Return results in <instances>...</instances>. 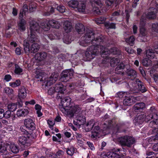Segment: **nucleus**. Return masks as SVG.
I'll use <instances>...</instances> for the list:
<instances>
[{
  "label": "nucleus",
  "instance_id": "cd10ccee",
  "mask_svg": "<svg viewBox=\"0 0 158 158\" xmlns=\"http://www.w3.org/2000/svg\"><path fill=\"white\" fill-rule=\"evenodd\" d=\"M155 49H150L146 51V55L148 58L153 59L155 57Z\"/></svg>",
  "mask_w": 158,
  "mask_h": 158
},
{
  "label": "nucleus",
  "instance_id": "13d9d810",
  "mask_svg": "<svg viewBox=\"0 0 158 158\" xmlns=\"http://www.w3.org/2000/svg\"><path fill=\"white\" fill-rule=\"evenodd\" d=\"M158 131V127L152 128L149 131V134L150 135H152L154 134H156Z\"/></svg>",
  "mask_w": 158,
  "mask_h": 158
},
{
  "label": "nucleus",
  "instance_id": "423d86ee",
  "mask_svg": "<svg viewBox=\"0 0 158 158\" xmlns=\"http://www.w3.org/2000/svg\"><path fill=\"white\" fill-rule=\"evenodd\" d=\"M102 50H101V56L103 57H106L108 55L112 54L114 55L119 54H120L119 50L115 47H113L110 48V50L106 48L103 46Z\"/></svg>",
  "mask_w": 158,
  "mask_h": 158
},
{
  "label": "nucleus",
  "instance_id": "8fccbe9b",
  "mask_svg": "<svg viewBox=\"0 0 158 158\" xmlns=\"http://www.w3.org/2000/svg\"><path fill=\"white\" fill-rule=\"evenodd\" d=\"M10 85L12 87H15L19 86L21 84V81L19 80H17L14 82H10L9 83Z\"/></svg>",
  "mask_w": 158,
  "mask_h": 158
},
{
  "label": "nucleus",
  "instance_id": "603ef678",
  "mask_svg": "<svg viewBox=\"0 0 158 158\" xmlns=\"http://www.w3.org/2000/svg\"><path fill=\"white\" fill-rule=\"evenodd\" d=\"M15 73L17 74H20L23 71V69L17 64H15Z\"/></svg>",
  "mask_w": 158,
  "mask_h": 158
},
{
  "label": "nucleus",
  "instance_id": "f03ea898",
  "mask_svg": "<svg viewBox=\"0 0 158 158\" xmlns=\"http://www.w3.org/2000/svg\"><path fill=\"white\" fill-rule=\"evenodd\" d=\"M103 47L101 45L92 44L85 52L84 56V60L86 61H89L93 59L95 55H98L101 52V50H102Z\"/></svg>",
  "mask_w": 158,
  "mask_h": 158
},
{
  "label": "nucleus",
  "instance_id": "39448f33",
  "mask_svg": "<svg viewBox=\"0 0 158 158\" xmlns=\"http://www.w3.org/2000/svg\"><path fill=\"white\" fill-rule=\"evenodd\" d=\"M119 140L121 145L126 146L128 147H130L135 142V139L134 138L128 135L120 137Z\"/></svg>",
  "mask_w": 158,
  "mask_h": 158
},
{
  "label": "nucleus",
  "instance_id": "49530a36",
  "mask_svg": "<svg viewBox=\"0 0 158 158\" xmlns=\"http://www.w3.org/2000/svg\"><path fill=\"white\" fill-rule=\"evenodd\" d=\"M135 38L133 35L131 36L128 39H127L126 42L131 46H132L134 44Z\"/></svg>",
  "mask_w": 158,
  "mask_h": 158
},
{
  "label": "nucleus",
  "instance_id": "a211bd4d",
  "mask_svg": "<svg viewBox=\"0 0 158 158\" xmlns=\"http://www.w3.org/2000/svg\"><path fill=\"white\" fill-rule=\"evenodd\" d=\"M30 34L28 35L27 38L28 41L30 43H33L35 42H38L39 40L38 37L34 33H30Z\"/></svg>",
  "mask_w": 158,
  "mask_h": 158
},
{
  "label": "nucleus",
  "instance_id": "864d4df0",
  "mask_svg": "<svg viewBox=\"0 0 158 158\" xmlns=\"http://www.w3.org/2000/svg\"><path fill=\"white\" fill-rule=\"evenodd\" d=\"M4 91L6 93L9 95H11L13 94V90L10 87L5 88L4 89Z\"/></svg>",
  "mask_w": 158,
  "mask_h": 158
},
{
  "label": "nucleus",
  "instance_id": "bf43d9fd",
  "mask_svg": "<svg viewBox=\"0 0 158 158\" xmlns=\"http://www.w3.org/2000/svg\"><path fill=\"white\" fill-rule=\"evenodd\" d=\"M26 127V126H23V127H20V130L22 132H23L24 134H27V135H28V136H31L30 135V134L29 133H30V131L28 132V131H27L25 129V128ZM31 137V138H32V137Z\"/></svg>",
  "mask_w": 158,
  "mask_h": 158
},
{
  "label": "nucleus",
  "instance_id": "c03bdc74",
  "mask_svg": "<svg viewBox=\"0 0 158 158\" xmlns=\"http://www.w3.org/2000/svg\"><path fill=\"white\" fill-rule=\"evenodd\" d=\"M106 20V18L104 17H101L95 19V20L96 23L98 24H103L105 23V22Z\"/></svg>",
  "mask_w": 158,
  "mask_h": 158
},
{
  "label": "nucleus",
  "instance_id": "412c9836",
  "mask_svg": "<svg viewBox=\"0 0 158 158\" xmlns=\"http://www.w3.org/2000/svg\"><path fill=\"white\" fill-rule=\"evenodd\" d=\"M71 99L69 97H66L61 100V104L62 106L64 107H67L69 106L71 102Z\"/></svg>",
  "mask_w": 158,
  "mask_h": 158
},
{
  "label": "nucleus",
  "instance_id": "338daca9",
  "mask_svg": "<svg viewBox=\"0 0 158 158\" xmlns=\"http://www.w3.org/2000/svg\"><path fill=\"white\" fill-rule=\"evenodd\" d=\"M115 0H106V3L107 6H111L113 4Z\"/></svg>",
  "mask_w": 158,
  "mask_h": 158
},
{
  "label": "nucleus",
  "instance_id": "bb28decb",
  "mask_svg": "<svg viewBox=\"0 0 158 158\" xmlns=\"http://www.w3.org/2000/svg\"><path fill=\"white\" fill-rule=\"evenodd\" d=\"M95 125V122L93 120H91L87 122L85 127V129L87 131L91 130L93 128Z\"/></svg>",
  "mask_w": 158,
  "mask_h": 158
},
{
  "label": "nucleus",
  "instance_id": "09e8293b",
  "mask_svg": "<svg viewBox=\"0 0 158 158\" xmlns=\"http://www.w3.org/2000/svg\"><path fill=\"white\" fill-rule=\"evenodd\" d=\"M144 121L148 122L149 120L152 119H154V116L153 114H149L146 115L145 114H144Z\"/></svg>",
  "mask_w": 158,
  "mask_h": 158
},
{
  "label": "nucleus",
  "instance_id": "6e6d98bb",
  "mask_svg": "<svg viewBox=\"0 0 158 158\" xmlns=\"http://www.w3.org/2000/svg\"><path fill=\"white\" fill-rule=\"evenodd\" d=\"M147 18L149 19H154L156 18V13L154 11L149 12L147 16Z\"/></svg>",
  "mask_w": 158,
  "mask_h": 158
},
{
  "label": "nucleus",
  "instance_id": "f257e3e1",
  "mask_svg": "<svg viewBox=\"0 0 158 158\" xmlns=\"http://www.w3.org/2000/svg\"><path fill=\"white\" fill-rule=\"evenodd\" d=\"M105 38L102 35L97 36L93 32L92 29L87 30L85 36L81 38L80 44L83 46H87L90 44H103L104 42Z\"/></svg>",
  "mask_w": 158,
  "mask_h": 158
},
{
  "label": "nucleus",
  "instance_id": "c756f323",
  "mask_svg": "<svg viewBox=\"0 0 158 158\" xmlns=\"http://www.w3.org/2000/svg\"><path fill=\"white\" fill-rule=\"evenodd\" d=\"M49 25L56 28H58L60 26V24L57 21L54 20H50L48 22Z\"/></svg>",
  "mask_w": 158,
  "mask_h": 158
},
{
  "label": "nucleus",
  "instance_id": "4d7b16f0",
  "mask_svg": "<svg viewBox=\"0 0 158 158\" xmlns=\"http://www.w3.org/2000/svg\"><path fill=\"white\" fill-rule=\"evenodd\" d=\"M92 7V12L94 14H99L101 12L98 9V7H97V6Z\"/></svg>",
  "mask_w": 158,
  "mask_h": 158
},
{
  "label": "nucleus",
  "instance_id": "6ab92c4d",
  "mask_svg": "<svg viewBox=\"0 0 158 158\" xmlns=\"http://www.w3.org/2000/svg\"><path fill=\"white\" fill-rule=\"evenodd\" d=\"M63 28L66 32H70L72 28L71 23L68 21H65L64 22Z\"/></svg>",
  "mask_w": 158,
  "mask_h": 158
},
{
  "label": "nucleus",
  "instance_id": "7c9ffc66",
  "mask_svg": "<svg viewBox=\"0 0 158 158\" xmlns=\"http://www.w3.org/2000/svg\"><path fill=\"white\" fill-rule=\"evenodd\" d=\"M0 153L2 155H7V151L6 148L3 143L1 142L0 143Z\"/></svg>",
  "mask_w": 158,
  "mask_h": 158
},
{
  "label": "nucleus",
  "instance_id": "f704fd0d",
  "mask_svg": "<svg viewBox=\"0 0 158 158\" xmlns=\"http://www.w3.org/2000/svg\"><path fill=\"white\" fill-rule=\"evenodd\" d=\"M68 4L70 7L75 8H77L79 5V2L76 0H73L69 1Z\"/></svg>",
  "mask_w": 158,
  "mask_h": 158
},
{
  "label": "nucleus",
  "instance_id": "5701e85b",
  "mask_svg": "<svg viewBox=\"0 0 158 158\" xmlns=\"http://www.w3.org/2000/svg\"><path fill=\"white\" fill-rule=\"evenodd\" d=\"M75 28L77 31L80 34H82L85 31L84 25L81 23H77L75 26Z\"/></svg>",
  "mask_w": 158,
  "mask_h": 158
},
{
  "label": "nucleus",
  "instance_id": "aec40b11",
  "mask_svg": "<svg viewBox=\"0 0 158 158\" xmlns=\"http://www.w3.org/2000/svg\"><path fill=\"white\" fill-rule=\"evenodd\" d=\"M145 107V104L143 102L138 103L134 105L133 107L134 111L138 112L141 111Z\"/></svg>",
  "mask_w": 158,
  "mask_h": 158
},
{
  "label": "nucleus",
  "instance_id": "ea45409f",
  "mask_svg": "<svg viewBox=\"0 0 158 158\" xmlns=\"http://www.w3.org/2000/svg\"><path fill=\"white\" fill-rule=\"evenodd\" d=\"M10 151L14 153H17L19 152V148L15 144L10 145Z\"/></svg>",
  "mask_w": 158,
  "mask_h": 158
},
{
  "label": "nucleus",
  "instance_id": "f8f14e48",
  "mask_svg": "<svg viewBox=\"0 0 158 158\" xmlns=\"http://www.w3.org/2000/svg\"><path fill=\"white\" fill-rule=\"evenodd\" d=\"M30 33H35V32H40V28L38 23L35 22H32L30 24Z\"/></svg>",
  "mask_w": 158,
  "mask_h": 158
},
{
  "label": "nucleus",
  "instance_id": "72a5a7b5",
  "mask_svg": "<svg viewBox=\"0 0 158 158\" xmlns=\"http://www.w3.org/2000/svg\"><path fill=\"white\" fill-rule=\"evenodd\" d=\"M116 24L114 23H110L106 22L104 23L105 26L107 29H115L116 28Z\"/></svg>",
  "mask_w": 158,
  "mask_h": 158
},
{
  "label": "nucleus",
  "instance_id": "ddd939ff",
  "mask_svg": "<svg viewBox=\"0 0 158 158\" xmlns=\"http://www.w3.org/2000/svg\"><path fill=\"white\" fill-rule=\"evenodd\" d=\"M144 114L139 115L135 117L133 120V123L135 125L142 124L144 121Z\"/></svg>",
  "mask_w": 158,
  "mask_h": 158
},
{
  "label": "nucleus",
  "instance_id": "f3484780",
  "mask_svg": "<svg viewBox=\"0 0 158 158\" xmlns=\"http://www.w3.org/2000/svg\"><path fill=\"white\" fill-rule=\"evenodd\" d=\"M47 56L46 52H39L35 54V58L38 60L41 61L45 59Z\"/></svg>",
  "mask_w": 158,
  "mask_h": 158
},
{
  "label": "nucleus",
  "instance_id": "4468645a",
  "mask_svg": "<svg viewBox=\"0 0 158 158\" xmlns=\"http://www.w3.org/2000/svg\"><path fill=\"white\" fill-rule=\"evenodd\" d=\"M140 33L139 34V36L141 37L145 36L147 35L148 32L146 29L143 26H142L145 25V23L142 20V19L140 20Z\"/></svg>",
  "mask_w": 158,
  "mask_h": 158
},
{
  "label": "nucleus",
  "instance_id": "20e7f679",
  "mask_svg": "<svg viewBox=\"0 0 158 158\" xmlns=\"http://www.w3.org/2000/svg\"><path fill=\"white\" fill-rule=\"evenodd\" d=\"M24 124L27 128L30 129V135L32 139H34L36 137L35 125L33 120L30 118L25 119L24 121Z\"/></svg>",
  "mask_w": 158,
  "mask_h": 158
},
{
  "label": "nucleus",
  "instance_id": "e433bc0d",
  "mask_svg": "<svg viewBox=\"0 0 158 158\" xmlns=\"http://www.w3.org/2000/svg\"><path fill=\"white\" fill-rule=\"evenodd\" d=\"M75 148L73 146L66 148V152L67 154L70 156H72L74 154Z\"/></svg>",
  "mask_w": 158,
  "mask_h": 158
},
{
  "label": "nucleus",
  "instance_id": "0eeeda50",
  "mask_svg": "<svg viewBox=\"0 0 158 158\" xmlns=\"http://www.w3.org/2000/svg\"><path fill=\"white\" fill-rule=\"evenodd\" d=\"M73 73V69L65 70L61 73L60 79L61 81L66 82L72 78Z\"/></svg>",
  "mask_w": 158,
  "mask_h": 158
},
{
  "label": "nucleus",
  "instance_id": "7ed1b4c3",
  "mask_svg": "<svg viewBox=\"0 0 158 158\" xmlns=\"http://www.w3.org/2000/svg\"><path fill=\"white\" fill-rule=\"evenodd\" d=\"M139 91L143 93L147 91V89L142 82L139 79H136L132 88L130 89V93L131 94L137 93Z\"/></svg>",
  "mask_w": 158,
  "mask_h": 158
},
{
  "label": "nucleus",
  "instance_id": "393cba45",
  "mask_svg": "<svg viewBox=\"0 0 158 158\" xmlns=\"http://www.w3.org/2000/svg\"><path fill=\"white\" fill-rule=\"evenodd\" d=\"M29 112L27 109H22L17 110L16 115L18 117H20L27 115Z\"/></svg>",
  "mask_w": 158,
  "mask_h": 158
},
{
  "label": "nucleus",
  "instance_id": "b1692460",
  "mask_svg": "<svg viewBox=\"0 0 158 158\" xmlns=\"http://www.w3.org/2000/svg\"><path fill=\"white\" fill-rule=\"evenodd\" d=\"M26 22L25 20L22 19L18 23V28L21 31H23L26 29Z\"/></svg>",
  "mask_w": 158,
  "mask_h": 158
},
{
  "label": "nucleus",
  "instance_id": "4c0bfd02",
  "mask_svg": "<svg viewBox=\"0 0 158 158\" xmlns=\"http://www.w3.org/2000/svg\"><path fill=\"white\" fill-rule=\"evenodd\" d=\"M113 119L109 120L107 125L105 123L103 124V130H106L108 129H109L113 125Z\"/></svg>",
  "mask_w": 158,
  "mask_h": 158
},
{
  "label": "nucleus",
  "instance_id": "58836bf2",
  "mask_svg": "<svg viewBox=\"0 0 158 158\" xmlns=\"http://www.w3.org/2000/svg\"><path fill=\"white\" fill-rule=\"evenodd\" d=\"M40 32L41 31L42 29H43L45 31H48L50 29V27L48 23H42L41 24Z\"/></svg>",
  "mask_w": 158,
  "mask_h": 158
},
{
  "label": "nucleus",
  "instance_id": "c9c22d12",
  "mask_svg": "<svg viewBox=\"0 0 158 158\" xmlns=\"http://www.w3.org/2000/svg\"><path fill=\"white\" fill-rule=\"evenodd\" d=\"M77 122L80 126L84 124L86 122L85 117L84 116H79L77 117Z\"/></svg>",
  "mask_w": 158,
  "mask_h": 158
},
{
  "label": "nucleus",
  "instance_id": "3c124183",
  "mask_svg": "<svg viewBox=\"0 0 158 158\" xmlns=\"http://www.w3.org/2000/svg\"><path fill=\"white\" fill-rule=\"evenodd\" d=\"M78 10L80 12H84L85 11V6L83 3H81L79 6H78Z\"/></svg>",
  "mask_w": 158,
  "mask_h": 158
},
{
  "label": "nucleus",
  "instance_id": "680f3d73",
  "mask_svg": "<svg viewBox=\"0 0 158 158\" xmlns=\"http://www.w3.org/2000/svg\"><path fill=\"white\" fill-rule=\"evenodd\" d=\"M11 115V112L10 110H7L5 113L4 112V117L6 119H8L10 118Z\"/></svg>",
  "mask_w": 158,
  "mask_h": 158
},
{
  "label": "nucleus",
  "instance_id": "79ce46f5",
  "mask_svg": "<svg viewBox=\"0 0 158 158\" xmlns=\"http://www.w3.org/2000/svg\"><path fill=\"white\" fill-rule=\"evenodd\" d=\"M107 157L108 158H118L119 156V154L117 153L114 152H110L107 153L106 154Z\"/></svg>",
  "mask_w": 158,
  "mask_h": 158
},
{
  "label": "nucleus",
  "instance_id": "052dcab7",
  "mask_svg": "<svg viewBox=\"0 0 158 158\" xmlns=\"http://www.w3.org/2000/svg\"><path fill=\"white\" fill-rule=\"evenodd\" d=\"M65 7L62 5H59L56 7V9L60 13H64L65 11Z\"/></svg>",
  "mask_w": 158,
  "mask_h": 158
},
{
  "label": "nucleus",
  "instance_id": "69168bd1",
  "mask_svg": "<svg viewBox=\"0 0 158 158\" xmlns=\"http://www.w3.org/2000/svg\"><path fill=\"white\" fill-rule=\"evenodd\" d=\"M56 91L54 87L50 88L48 91V93L50 95L53 94Z\"/></svg>",
  "mask_w": 158,
  "mask_h": 158
},
{
  "label": "nucleus",
  "instance_id": "2eb2a0df",
  "mask_svg": "<svg viewBox=\"0 0 158 158\" xmlns=\"http://www.w3.org/2000/svg\"><path fill=\"white\" fill-rule=\"evenodd\" d=\"M53 87L56 92L58 93V95H59V94L62 95L64 94L65 89L64 88V85L61 83L56 84Z\"/></svg>",
  "mask_w": 158,
  "mask_h": 158
},
{
  "label": "nucleus",
  "instance_id": "de8ad7c7",
  "mask_svg": "<svg viewBox=\"0 0 158 158\" xmlns=\"http://www.w3.org/2000/svg\"><path fill=\"white\" fill-rule=\"evenodd\" d=\"M151 112L150 114H153L154 116V118H158V115L157 114V111L154 107H151L150 109Z\"/></svg>",
  "mask_w": 158,
  "mask_h": 158
},
{
  "label": "nucleus",
  "instance_id": "1a4fd4ad",
  "mask_svg": "<svg viewBox=\"0 0 158 158\" xmlns=\"http://www.w3.org/2000/svg\"><path fill=\"white\" fill-rule=\"evenodd\" d=\"M31 138L30 136H25L24 135H21L18 138V143L22 145H30V143L29 140L30 138Z\"/></svg>",
  "mask_w": 158,
  "mask_h": 158
},
{
  "label": "nucleus",
  "instance_id": "c85d7f7f",
  "mask_svg": "<svg viewBox=\"0 0 158 158\" xmlns=\"http://www.w3.org/2000/svg\"><path fill=\"white\" fill-rule=\"evenodd\" d=\"M127 74L131 79H134L137 76L136 72L133 69L128 70Z\"/></svg>",
  "mask_w": 158,
  "mask_h": 158
},
{
  "label": "nucleus",
  "instance_id": "4be33fe9",
  "mask_svg": "<svg viewBox=\"0 0 158 158\" xmlns=\"http://www.w3.org/2000/svg\"><path fill=\"white\" fill-rule=\"evenodd\" d=\"M40 48V45L39 44L34 43L31 46L30 52L31 53H35L39 51Z\"/></svg>",
  "mask_w": 158,
  "mask_h": 158
},
{
  "label": "nucleus",
  "instance_id": "37998d69",
  "mask_svg": "<svg viewBox=\"0 0 158 158\" xmlns=\"http://www.w3.org/2000/svg\"><path fill=\"white\" fill-rule=\"evenodd\" d=\"M90 3L92 7L96 6H99L101 4L100 0H90Z\"/></svg>",
  "mask_w": 158,
  "mask_h": 158
},
{
  "label": "nucleus",
  "instance_id": "a18cd8bd",
  "mask_svg": "<svg viewBox=\"0 0 158 158\" xmlns=\"http://www.w3.org/2000/svg\"><path fill=\"white\" fill-rule=\"evenodd\" d=\"M151 60L148 58H145L142 60L143 64L146 67L150 66L151 64Z\"/></svg>",
  "mask_w": 158,
  "mask_h": 158
},
{
  "label": "nucleus",
  "instance_id": "2f4dec72",
  "mask_svg": "<svg viewBox=\"0 0 158 158\" xmlns=\"http://www.w3.org/2000/svg\"><path fill=\"white\" fill-rule=\"evenodd\" d=\"M23 45L25 52L27 54L29 53L30 52V48L29 44L27 40H24Z\"/></svg>",
  "mask_w": 158,
  "mask_h": 158
},
{
  "label": "nucleus",
  "instance_id": "e2e57ef3",
  "mask_svg": "<svg viewBox=\"0 0 158 158\" xmlns=\"http://www.w3.org/2000/svg\"><path fill=\"white\" fill-rule=\"evenodd\" d=\"M152 28L153 30L154 31L158 32V23L153 24Z\"/></svg>",
  "mask_w": 158,
  "mask_h": 158
},
{
  "label": "nucleus",
  "instance_id": "6e6552de",
  "mask_svg": "<svg viewBox=\"0 0 158 158\" xmlns=\"http://www.w3.org/2000/svg\"><path fill=\"white\" fill-rule=\"evenodd\" d=\"M81 108L79 106L76 105L70 107L67 111V115L71 118L73 117L74 115L77 114L80 112Z\"/></svg>",
  "mask_w": 158,
  "mask_h": 158
},
{
  "label": "nucleus",
  "instance_id": "774afa93",
  "mask_svg": "<svg viewBox=\"0 0 158 158\" xmlns=\"http://www.w3.org/2000/svg\"><path fill=\"white\" fill-rule=\"evenodd\" d=\"M149 127L152 128L156 127L155 122L154 121V120H153V121L150 122L149 124Z\"/></svg>",
  "mask_w": 158,
  "mask_h": 158
},
{
  "label": "nucleus",
  "instance_id": "0e129e2a",
  "mask_svg": "<svg viewBox=\"0 0 158 158\" xmlns=\"http://www.w3.org/2000/svg\"><path fill=\"white\" fill-rule=\"evenodd\" d=\"M117 95L119 98H122L126 97V93L125 92H119L117 93Z\"/></svg>",
  "mask_w": 158,
  "mask_h": 158
},
{
  "label": "nucleus",
  "instance_id": "9b49d317",
  "mask_svg": "<svg viewBox=\"0 0 158 158\" xmlns=\"http://www.w3.org/2000/svg\"><path fill=\"white\" fill-rule=\"evenodd\" d=\"M136 101V97L130 96L125 97L124 99L123 102L125 106H130L133 104Z\"/></svg>",
  "mask_w": 158,
  "mask_h": 158
},
{
  "label": "nucleus",
  "instance_id": "9d476101",
  "mask_svg": "<svg viewBox=\"0 0 158 158\" xmlns=\"http://www.w3.org/2000/svg\"><path fill=\"white\" fill-rule=\"evenodd\" d=\"M58 75L57 73H52L47 80L45 85L46 86H50L53 83H55L58 79Z\"/></svg>",
  "mask_w": 158,
  "mask_h": 158
},
{
  "label": "nucleus",
  "instance_id": "a878e982",
  "mask_svg": "<svg viewBox=\"0 0 158 158\" xmlns=\"http://www.w3.org/2000/svg\"><path fill=\"white\" fill-rule=\"evenodd\" d=\"M46 73L43 72H40L37 73L35 76V78L37 79L38 81H44L47 77Z\"/></svg>",
  "mask_w": 158,
  "mask_h": 158
},
{
  "label": "nucleus",
  "instance_id": "5fc2aeb1",
  "mask_svg": "<svg viewBox=\"0 0 158 158\" xmlns=\"http://www.w3.org/2000/svg\"><path fill=\"white\" fill-rule=\"evenodd\" d=\"M63 152L61 150L58 151L56 154H53L51 156L53 158H59V157L63 154Z\"/></svg>",
  "mask_w": 158,
  "mask_h": 158
},
{
  "label": "nucleus",
  "instance_id": "dca6fc26",
  "mask_svg": "<svg viewBox=\"0 0 158 158\" xmlns=\"http://www.w3.org/2000/svg\"><path fill=\"white\" fill-rule=\"evenodd\" d=\"M27 92L26 88L24 86L21 87L19 91L18 97L20 99H24L27 96Z\"/></svg>",
  "mask_w": 158,
  "mask_h": 158
},
{
  "label": "nucleus",
  "instance_id": "473e14b6",
  "mask_svg": "<svg viewBox=\"0 0 158 158\" xmlns=\"http://www.w3.org/2000/svg\"><path fill=\"white\" fill-rule=\"evenodd\" d=\"M120 62L119 58L118 57H113L110 60V65L112 67H114L117 65Z\"/></svg>",
  "mask_w": 158,
  "mask_h": 158
},
{
  "label": "nucleus",
  "instance_id": "a19ab883",
  "mask_svg": "<svg viewBox=\"0 0 158 158\" xmlns=\"http://www.w3.org/2000/svg\"><path fill=\"white\" fill-rule=\"evenodd\" d=\"M7 108L10 111H14L17 109V104L15 103H10L8 105Z\"/></svg>",
  "mask_w": 158,
  "mask_h": 158
}]
</instances>
